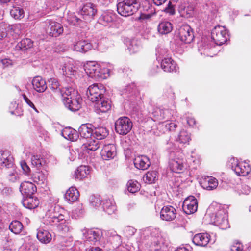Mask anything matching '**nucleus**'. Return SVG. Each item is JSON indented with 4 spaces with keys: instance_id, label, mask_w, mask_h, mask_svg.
Wrapping results in <instances>:
<instances>
[{
    "instance_id": "1",
    "label": "nucleus",
    "mask_w": 251,
    "mask_h": 251,
    "mask_svg": "<svg viewBox=\"0 0 251 251\" xmlns=\"http://www.w3.org/2000/svg\"><path fill=\"white\" fill-rule=\"evenodd\" d=\"M66 214L65 210L60 205H52L46 212L45 222L46 225L55 226L62 233H67L70 228L66 219Z\"/></svg>"
},
{
    "instance_id": "2",
    "label": "nucleus",
    "mask_w": 251,
    "mask_h": 251,
    "mask_svg": "<svg viewBox=\"0 0 251 251\" xmlns=\"http://www.w3.org/2000/svg\"><path fill=\"white\" fill-rule=\"evenodd\" d=\"M61 97L65 107L70 111H76L81 108L82 99L74 88L66 87Z\"/></svg>"
},
{
    "instance_id": "3",
    "label": "nucleus",
    "mask_w": 251,
    "mask_h": 251,
    "mask_svg": "<svg viewBox=\"0 0 251 251\" xmlns=\"http://www.w3.org/2000/svg\"><path fill=\"white\" fill-rule=\"evenodd\" d=\"M117 12L122 16L132 15L140 7L138 0H124L117 4Z\"/></svg>"
},
{
    "instance_id": "4",
    "label": "nucleus",
    "mask_w": 251,
    "mask_h": 251,
    "mask_svg": "<svg viewBox=\"0 0 251 251\" xmlns=\"http://www.w3.org/2000/svg\"><path fill=\"white\" fill-rule=\"evenodd\" d=\"M185 160L180 152L171 153L169 161L171 170L175 173H180L185 169Z\"/></svg>"
},
{
    "instance_id": "5",
    "label": "nucleus",
    "mask_w": 251,
    "mask_h": 251,
    "mask_svg": "<svg viewBox=\"0 0 251 251\" xmlns=\"http://www.w3.org/2000/svg\"><path fill=\"white\" fill-rule=\"evenodd\" d=\"M215 225L222 229H226L229 227L226 210L223 207L220 208L211 217Z\"/></svg>"
},
{
    "instance_id": "6",
    "label": "nucleus",
    "mask_w": 251,
    "mask_h": 251,
    "mask_svg": "<svg viewBox=\"0 0 251 251\" xmlns=\"http://www.w3.org/2000/svg\"><path fill=\"white\" fill-rule=\"evenodd\" d=\"M211 39L217 45H222L229 39L228 31L224 26H215L211 32Z\"/></svg>"
},
{
    "instance_id": "7",
    "label": "nucleus",
    "mask_w": 251,
    "mask_h": 251,
    "mask_svg": "<svg viewBox=\"0 0 251 251\" xmlns=\"http://www.w3.org/2000/svg\"><path fill=\"white\" fill-rule=\"evenodd\" d=\"M105 92V89L102 84L95 83L87 88L86 94L89 100L94 102L104 97Z\"/></svg>"
},
{
    "instance_id": "8",
    "label": "nucleus",
    "mask_w": 251,
    "mask_h": 251,
    "mask_svg": "<svg viewBox=\"0 0 251 251\" xmlns=\"http://www.w3.org/2000/svg\"><path fill=\"white\" fill-rule=\"evenodd\" d=\"M132 127V123L127 117H122L117 120L115 123L116 132L122 135L127 134Z\"/></svg>"
},
{
    "instance_id": "9",
    "label": "nucleus",
    "mask_w": 251,
    "mask_h": 251,
    "mask_svg": "<svg viewBox=\"0 0 251 251\" xmlns=\"http://www.w3.org/2000/svg\"><path fill=\"white\" fill-rule=\"evenodd\" d=\"M86 73L91 78L95 79L103 78V74L101 72L100 66L95 62H89L84 66Z\"/></svg>"
},
{
    "instance_id": "10",
    "label": "nucleus",
    "mask_w": 251,
    "mask_h": 251,
    "mask_svg": "<svg viewBox=\"0 0 251 251\" xmlns=\"http://www.w3.org/2000/svg\"><path fill=\"white\" fill-rule=\"evenodd\" d=\"M46 24V32L51 37H57L62 34L63 32V27L59 23L50 20H47Z\"/></svg>"
},
{
    "instance_id": "11",
    "label": "nucleus",
    "mask_w": 251,
    "mask_h": 251,
    "mask_svg": "<svg viewBox=\"0 0 251 251\" xmlns=\"http://www.w3.org/2000/svg\"><path fill=\"white\" fill-rule=\"evenodd\" d=\"M94 103H95L94 106L95 111L99 115L105 113L111 109V101L104 97H102Z\"/></svg>"
},
{
    "instance_id": "12",
    "label": "nucleus",
    "mask_w": 251,
    "mask_h": 251,
    "mask_svg": "<svg viewBox=\"0 0 251 251\" xmlns=\"http://www.w3.org/2000/svg\"><path fill=\"white\" fill-rule=\"evenodd\" d=\"M180 40L186 43H190L194 38V32L191 27L187 25H183L180 27L178 33Z\"/></svg>"
},
{
    "instance_id": "13",
    "label": "nucleus",
    "mask_w": 251,
    "mask_h": 251,
    "mask_svg": "<svg viewBox=\"0 0 251 251\" xmlns=\"http://www.w3.org/2000/svg\"><path fill=\"white\" fill-rule=\"evenodd\" d=\"M182 208L187 214L195 213L198 209V202L195 197L190 196L186 198L183 202Z\"/></svg>"
},
{
    "instance_id": "14",
    "label": "nucleus",
    "mask_w": 251,
    "mask_h": 251,
    "mask_svg": "<svg viewBox=\"0 0 251 251\" xmlns=\"http://www.w3.org/2000/svg\"><path fill=\"white\" fill-rule=\"evenodd\" d=\"M176 216V209L170 205L163 207L160 212V217L164 221H172L174 220Z\"/></svg>"
},
{
    "instance_id": "15",
    "label": "nucleus",
    "mask_w": 251,
    "mask_h": 251,
    "mask_svg": "<svg viewBox=\"0 0 251 251\" xmlns=\"http://www.w3.org/2000/svg\"><path fill=\"white\" fill-rule=\"evenodd\" d=\"M81 14L85 20L92 19L96 14L97 9L96 6L91 2L85 4L81 10Z\"/></svg>"
},
{
    "instance_id": "16",
    "label": "nucleus",
    "mask_w": 251,
    "mask_h": 251,
    "mask_svg": "<svg viewBox=\"0 0 251 251\" xmlns=\"http://www.w3.org/2000/svg\"><path fill=\"white\" fill-rule=\"evenodd\" d=\"M0 164L2 167H5L7 169L13 168L14 158L10 151H0Z\"/></svg>"
},
{
    "instance_id": "17",
    "label": "nucleus",
    "mask_w": 251,
    "mask_h": 251,
    "mask_svg": "<svg viewBox=\"0 0 251 251\" xmlns=\"http://www.w3.org/2000/svg\"><path fill=\"white\" fill-rule=\"evenodd\" d=\"M116 154V147L115 145L112 144L105 145L101 151V157L105 160L114 158Z\"/></svg>"
},
{
    "instance_id": "18",
    "label": "nucleus",
    "mask_w": 251,
    "mask_h": 251,
    "mask_svg": "<svg viewBox=\"0 0 251 251\" xmlns=\"http://www.w3.org/2000/svg\"><path fill=\"white\" fill-rule=\"evenodd\" d=\"M210 236L207 233L196 234L193 238V242L197 246L205 247L210 241Z\"/></svg>"
},
{
    "instance_id": "19",
    "label": "nucleus",
    "mask_w": 251,
    "mask_h": 251,
    "mask_svg": "<svg viewBox=\"0 0 251 251\" xmlns=\"http://www.w3.org/2000/svg\"><path fill=\"white\" fill-rule=\"evenodd\" d=\"M231 166L232 169L238 176H246L249 174L251 171L250 166L246 163H239L235 164Z\"/></svg>"
},
{
    "instance_id": "20",
    "label": "nucleus",
    "mask_w": 251,
    "mask_h": 251,
    "mask_svg": "<svg viewBox=\"0 0 251 251\" xmlns=\"http://www.w3.org/2000/svg\"><path fill=\"white\" fill-rule=\"evenodd\" d=\"M35 184L29 181H24L21 184L20 190L21 193L26 196H32L36 191Z\"/></svg>"
},
{
    "instance_id": "21",
    "label": "nucleus",
    "mask_w": 251,
    "mask_h": 251,
    "mask_svg": "<svg viewBox=\"0 0 251 251\" xmlns=\"http://www.w3.org/2000/svg\"><path fill=\"white\" fill-rule=\"evenodd\" d=\"M201 187L207 190H212L217 188L218 185V180L212 176H206L202 178L201 180Z\"/></svg>"
},
{
    "instance_id": "22",
    "label": "nucleus",
    "mask_w": 251,
    "mask_h": 251,
    "mask_svg": "<svg viewBox=\"0 0 251 251\" xmlns=\"http://www.w3.org/2000/svg\"><path fill=\"white\" fill-rule=\"evenodd\" d=\"M92 48V45L90 42L83 40L75 42L73 46L74 50L82 53H85Z\"/></svg>"
},
{
    "instance_id": "23",
    "label": "nucleus",
    "mask_w": 251,
    "mask_h": 251,
    "mask_svg": "<svg viewBox=\"0 0 251 251\" xmlns=\"http://www.w3.org/2000/svg\"><path fill=\"white\" fill-rule=\"evenodd\" d=\"M134 164L137 169L145 170L150 167L151 162L147 156L142 155L135 158Z\"/></svg>"
},
{
    "instance_id": "24",
    "label": "nucleus",
    "mask_w": 251,
    "mask_h": 251,
    "mask_svg": "<svg viewBox=\"0 0 251 251\" xmlns=\"http://www.w3.org/2000/svg\"><path fill=\"white\" fill-rule=\"evenodd\" d=\"M32 84L34 89L39 93L44 92L47 88L46 81L39 76L33 78Z\"/></svg>"
},
{
    "instance_id": "25",
    "label": "nucleus",
    "mask_w": 251,
    "mask_h": 251,
    "mask_svg": "<svg viewBox=\"0 0 251 251\" xmlns=\"http://www.w3.org/2000/svg\"><path fill=\"white\" fill-rule=\"evenodd\" d=\"M176 62L171 57H165L162 59L161 67L165 72H171L176 71Z\"/></svg>"
},
{
    "instance_id": "26",
    "label": "nucleus",
    "mask_w": 251,
    "mask_h": 251,
    "mask_svg": "<svg viewBox=\"0 0 251 251\" xmlns=\"http://www.w3.org/2000/svg\"><path fill=\"white\" fill-rule=\"evenodd\" d=\"M93 125L90 124L82 125L78 129L80 136L84 138H92L93 134Z\"/></svg>"
},
{
    "instance_id": "27",
    "label": "nucleus",
    "mask_w": 251,
    "mask_h": 251,
    "mask_svg": "<svg viewBox=\"0 0 251 251\" xmlns=\"http://www.w3.org/2000/svg\"><path fill=\"white\" fill-rule=\"evenodd\" d=\"M61 135L64 138L71 141H76L78 138L77 131L70 127L64 128L61 132Z\"/></svg>"
},
{
    "instance_id": "28",
    "label": "nucleus",
    "mask_w": 251,
    "mask_h": 251,
    "mask_svg": "<svg viewBox=\"0 0 251 251\" xmlns=\"http://www.w3.org/2000/svg\"><path fill=\"white\" fill-rule=\"evenodd\" d=\"M10 14L11 16L15 19L20 20L24 18L25 11L20 5L15 3L11 6Z\"/></svg>"
},
{
    "instance_id": "29",
    "label": "nucleus",
    "mask_w": 251,
    "mask_h": 251,
    "mask_svg": "<svg viewBox=\"0 0 251 251\" xmlns=\"http://www.w3.org/2000/svg\"><path fill=\"white\" fill-rule=\"evenodd\" d=\"M23 205L24 207L28 209H34L36 208L39 204V201L36 197L32 196H26L22 201Z\"/></svg>"
},
{
    "instance_id": "30",
    "label": "nucleus",
    "mask_w": 251,
    "mask_h": 251,
    "mask_svg": "<svg viewBox=\"0 0 251 251\" xmlns=\"http://www.w3.org/2000/svg\"><path fill=\"white\" fill-rule=\"evenodd\" d=\"M49 88H50L54 93L61 97L64 95L65 89L67 87L61 88L58 80L54 78L50 79L49 80Z\"/></svg>"
},
{
    "instance_id": "31",
    "label": "nucleus",
    "mask_w": 251,
    "mask_h": 251,
    "mask_svg": "<svg viewBox=\"0 0 251 251\" xmlns=\"http://www.w3.org/2000/svg\"><path fill=\"white\" fill-rule=\"evenodd\" d=\"M79 196V192L76 188L71 187L67 191L64 198L68 202H73L78 199Z\"/></svg>"
},
{
    "instance_id": "32",
    "label": "nucleus",
    "mask_w": 251,
    "mask_h": 251,
    "mask_svg": "<svg viewBox=\"0 0 251 251\" xmlns=\"http://www.w3.org/2000/svg\"><path fill=\"white\" fill-rule=\"evenodd\" d=\"M173 29V25L171 23L168 21H163L160 23L157 27L158 32L162 35H166L170 33Z\"/></svg>"
},
{
    "instance_id": "33",
    "label": "nucleus",
    "mask_w": 251,
    "mask_h": 251,
    "mask_svg": "<svg viewBox=\"0 0 251 251\" xmlns=\"http://www.w3.org/2000/svg\"><path fill=\"white\" fill-rule=\"evenodd\" d=\"M108 135V131L103 127H95L93 129V138L99 141L105 138Z\"/></svg>"
},
{
    "instance_id": "34",
    "label": "nucleus",
    "mask_w": 251,
    "mask_h": 251,
    "mask_svg": "<svg viewBox=\"0 0 251 251\" xmlns=\"http://www.w3.org/2000/svg\"><path fill=\"white\" fill-rule=\"evenodd\" d=\"M67 20L68 23L72 25L82 27L85 25V22L76 17L74 13L69 14L67 17Z\"/></svg>"
},
{
    "instance_id": "35",
    "label": "nucleus",
    "mask_w": 251,
    "mask_h": 251,
    "mask_svg": "<svg viewBox=\"0 0 251 251\" xmlns=\"http://www.w3.org/2000/svg\"><path fill=\"white\" fill-rule=\"evenodd\" d=\"M37 238L41 242L45 244L49 243L52 239L50 233L49 231L42 229L38 230Z\"/></svg>"
},
{
    "instance_id": "36",
    "label": "nucleus",
    "mask_w": 251,
    "mask_h": 251,
    "mask_svg": "<svg viewBox=\"0 0 251 251\" xmlns=\"http://www.w3.org/2000/svg\"><path fill=\"white\" fill-rule=\"evenodd\" d=\"M103 210L109 215L115 213L116 210V207L115 203L111 200H105L102 204Z\"/></svg>"
},
{
    "instance_id": "37",
    "label": "nucleus",
    "mask_w": 251,
    "mask_h": 251,
    "mask_svg": "<svg viewBox=\"0 0 251 251\" xmlns=\"http://www.w3.org/2000/svg\"><path fill=\"white\" fill-rule=\"evenodd\" d=\"M90 170L88 166L81 165L79 166L75 172V178L79 179H82L86 177L89 174Z\"/></svg>"
},
{
    "instance_id": "38",
    "label": "nucleus",
    "mask_w": 251,
    "mask_h": 251,
    "mask_svg": "<svg viewBox=\"0 0 251 251\" xmlns=\"http://www.w3.org/2000/svg\"><path fill=\"white\" fill-rule=\"evenodd\" d=\"M9 230L15 234L21 233L23 229V224L19 221H13L9 226Z\"/></svg>"
},
{
    "instance_id": "39",
    "label": "nucleus",
    "mask_w": 251,
    "mask_h": 251,
    "mask_svg": "<svg viewBox=\"0 0 251 251\" xmlns=\"http://www.w3.org/2000/svg\"><path fill=\"white\" fill-rule=\"evenodd\" d=\"M84 148L87 150L95 151L100 147V142L91 138L86 143L83 144Z\"/></svg>"
},
{
    "instance_id": "40",
    "label": "nucleus",
    "mask_w": 251,
    "mask_h": 251,
    "mask_svg": "<svg viewBox=\"0 0 251 251\" xmlns=\"http://www.w3.org/2000/svg\"><path fill=\"white\" fill-rule=\"evenodd\" d=\"M168 110L161 109L160 108H155L152 112V115L155 118L154 120H162L166 117V112Z\"/></svg>"
},
{
    "instance_id": "41",
    "label": "nucleus",
    "mask_w": 251,
    "mask_h": 251,
    "mask_svg": "<svg viewBox=\"0 0 251 251\" xmlns=\"http://www.w3.org/2000/svg\"><path fill=\"white\" fill-rule=\"evenodd\" d=\"M115 16L111 13L104 12L100 17V23L106 25L107 24L110 23L114 21Z\"/></svg>"
},
{
    "instance_id": "42",
    "label": "nucleus",
    "mask_w": 251,
    "mask_h": 251,
    "mask_svg": "<svg viewBox=\"0 0 251 251\" xmlns=\"http://www.w3.org/2000/svg\"><path fill=\"white\" fill-rule=\"evenodd\" d=\"M158 178V173L155 171H149L146 174L144 180L149 183H154Z\"/></svg>"
},
{
    "instance_id": "43",
    "label": "nucleus",
    "mask_w": 251,
    "mask_h": 251,
    "mask_svg": "<svg viewBox=\"0 0 251 251\" xmlns=\"http://www.w3.org/2000/svg\"><path fill=\"white\" fill-rule=\"evenodd\" d=\"M86 238L89 241L95 242L100 239V232L92 230H89L87 233Z\"/></svg>"
},
{
    "instance_id": "44",
    "label": "nucleus",
    "mask_w": 251,
    "mask_h": 251,
    "mask_svg": "<svg viewBox=\"0 0 251 251\" xmlns=\"http://www.w3.org/2000/svg\"><path fill=\"white\" fill-rule=\"evenodd\" d=\"M31 160L32 165L36 167L37 169H39L44 164V159L39 155L32 156Z\"/></svg>"
},
{
    "instance_id": "45",
    "label": "nucleus",
    "mask_w": 251,
    "mask_h": 251,
    "mask_svg": "<svg viewBox=\"0 0 251 251\" xmlns=\"http://www.w3.org/2000/svg\"><path fill=\"white\" fill-rule=\"evenodd\" d=\"M190 140V137L189 134L185 130L181 131L177 138V141L182 144L188 143Z\"/></svg>"
},
{
    "instance_id": "46",
    "label": "nucleus",
    "mask_w": 251,
    "mask_h": 251,
    "mask_svg": "<svg viewBox=\"0 0 251 251\" xmlns=\"http://www.w3.org/2000/svg\"><path fill=\"white\" fill-rule=\"evenodd\" d=\"M180 10L184 16L190 17L193 14L194 7L192 5H188L187 6L182 5L180 7Z\"/></svg>"
},
{
    "instance_id": "47",
    "label": "nucleus",
    "mask_w": 251,
    "mask_h": 251,
    "mask_svg": "<svg viewBox=\"0 0 251 251\" xmlns=\"http://www.w3.org/2000/svg\"><path fill=\"white\" fill-rule=\"evenodd\" d=\"M32 179L34 182L43 183L46 180V176L42 172H36L32 175Z\"/></svg>"
},
{
    "instance_id": "48",
    "label": "nucleus",
    "mask_w": 251,
    "mask_h": 251,
    "mask_svg": "<svg viewBox=\"0 0 251 251\" xmlns=\"http://www.w3.org/2000/svg\"><path fill=\"white\" fill-rule=\"evenodd\" d=\"M140 44L137 40H132L128 46V50L130 53L137 52L140 50Z\"/></svg>"
},
{
    "instance_id": "49",
    "label": "nucleus",
    "mask_w": 251,
    "mask_h": 251,
    "mask_svg": "<svg viewBox=\"0 0 251 251\" xmlns=\"http://www.w3.org/2000/svg\"><path fill=\"white\" fill-rule=\"evenodd\" d=\"M33 42L29 38H25L21 40L18 43L19 47L23 50H25L32 47Z\"/></svg>"
},
{
    "instance_id": "50",
    "label": "nucleus",
    "mask_w": 251,
    "mask_h": 251,
    "mask_svg": "<svg viewBox=\"0 0 251 251\" xmlns=\"http://www.w3.org/2000/svg\"><path fill=\"white\" fill-rule=\"evenodd\" d=\"M128 191L131 193H135L139 190V184L137 181L130 180L127 183Z\"/></svg>"
},
{
    "instance_id": "51",
    "label": "nucleus",
    "mask_w": 251,
    "mask_h": 251,
    "mask_svg": "<svg viewBox=\"0 0 251 251\" xmlns=\"http://www.w3.org/2000/svg\"><path fill=\"white\" fill-rule=\"evenodd\" d=\"M90 203L94 207H97L101 204V199L99 195H92L90 198Z\"/></svg>"
},
{
    "instance_id": "52",
    "label": "nucleus",
    "mask_w": 251,
    "mask_h": 251,
    "mask_svg": "<svg viewBox=\"0 0 251 251\" xmlns=\"http://www.w3.org/2000/svg\"><path fill=\"white\" fill-rule=\"evenodd\" d=\"M62 72L63 74L67 77H71L75 73V71L72 66H64L62 68Z\"/></svg>"
},
{
    "instance_id": "53",
    "label": "nucleus",
    "mask_w": 251,
    "mask_h": 251,
    "mask_svg": "<svg viewBox=\"0 0 251 251\" xmlns=\"http://www.w3.org/2000/svg\"><path fill=\"white\" fill-rule=\"evenodd\" d=\"M11 171L7 172L8 173V179L12 182H15L18 178V174L17 173L16 168L15 166H13V168H10Z\"/></svg>"
},
{
    "instance_id": "54",
    "label": "nucleus",
    "mask_w": 251,
    "mask_h": 251,
    "mask_svg": "<svg viewBox=\"0 0 251 251\" xmlns=\"http://www.w3.org/2000/svg\"><path fill=\"white\" fill-rule=\"evenodd\" d=\"M136 231V229L134 228L133 227L130 226H126V227H125L124 229V232L126 234V236L128 237L134 235Z\"/></svg>"
},
{
    "instance_id": "55",
    "label": "nucleus",
    "mask_w": 251,
    "mask_h": 251,
    "mask_svg": "<svg viewBox=\"0 0 251 251\" xmlns=\"http://www.w3.org/2000/svg\"><path fill=\"white\" fill-rule=\"evenodd\" d=\"M110 240L111 242L114 244L115 247H118L122 243L121 237L118 234H115L113 236Z\"/></svg>"
},
{
    "instance_id": "56",
    "label": "nucleus",
    "mask_w": 251,
    "mask_h": 251,
    "mask_svg": "<svg viewBox=\"0 0 251 251\" xmlns=\"http://www.w3.org/2000/svg\"><path fill=\"white\" fill-rule=\"evenodd\" d=\"M164 11L171 15H173L175 13V9L171 1L169 2L167 6L164 8Z\"/></svg>"
},
{
    "instance_id": "57",
    "label": "nucleus",
    "mask_w": 251,
    "mask_h": 251,
    "mask_svg": "<svg viewBox=\"0 0 251 251\" xmlns=\"http://www.w3.org/2000/svg\"><path fill=\"white\" fill-rule=\"evenodd\" d=\"M20 165H21V168H22V169L23 170V172L25 174H27L30 172V168L27 165V163L25 162V161H24V160L21 161L20 162Z\"/></svg>"
},
{
    "instance_id": "58",
    "label": "nucleus",
    "mask_w": 251,
    "mask_h": 251,
    "mask_svg": "<svg viewBox=\"0 0 251 251\" xmlns=\"http://www.w3.org/2000/svg\"><path fill=\"white\" fill-rule=\"evenodd\" d=\"M165 126L170 131H173L175 129L177 125L174 123H170L168 124H166Z\"/></svg>"
},
{
    "instance_id": "59",
    "label": "nucleus",
    "mask_w": 251,
    "mask_h": 251,
    "mask_svg": "<svg viewBox=\"0 0 251 251\" xmlns=\"http://www.w3.org/2000/svg\"><path fill=\"white\" fill-rule=\"evenodd\" d=\"M82 210V205H79L78 207L74 211V213L77 214V216H80L83 213Z\"/></svg>"
},
{
    "instance_id": "60",
    "label": "nucleus",
    "mask_w": 251,
    "mask_h": 251,
    "mask_svg": "<svg viewBox=\"0 0 251 251\" xmlns=\"http://www.w3.org/2000/svg\"><path fill=\"white\" fill-rule=\"evenodd\" d=\"M187 124L190 126H193L196 123V121L194 118L192 117H188L187 119Z\"/></svg>"
},
{
    "instance_id": "61",
    "label": "nucleus",
    "mask_w": 251,
    "mask_h": 251,
    "mask_svg": "<svg viewBox=\"0 0 251 251\" xmlns=\"http://www.w3.org/2000/svg\"><path fill=\"white\" fill-rule=\"evenodd\" d=\"M191 248L190 246L178 248L175 251H191Z\"/></svg>"
},
{
    "instance_id": "62",
    "label": "nucleus",
    "mask_w": 251,
    "mask_h": 251,
    "mask_svg": "<svg viewBox=\"0 0 251 251\" xmlns=\"http://www.w3.org/2000/svg\"><path fill=\"white\" fill-rule=\"evenodd\" d=\"M25 101L30 107L34 109L36 111H38L34 104L31 101V100L28 98L26 99Z\"/></svg>"
},
{
    "instance_id": "63",
    "label": "nucleus",
    "mask_w": 251,
    "mask_h": 251,
    "mask_svg": "<svg viewBox=\"0 0 251 251\" xmlns=\"http://www.w3.org/2000/svg\"><path fill=\"white\" fill-rule=\"evenodd\" d=\"M151 17V15L150 14H142L139 17V19L140 20L149 19Z\"/></svg>"
},
{
    "instance_id": "64",
    "label": "nucleus",
    "mask_w": 251,
    "mask_h": 251,
    "mask_svg": "<svg viewBox=\"0 0 251 251\" xmlns=\"http://www.w3.org/2000/svg\"><path fill=\"white\" fill-rule=\"evenodd\" d=\"M11 191H12V190H11V189L10 188H7V187H5V188H4L2 190L1 192H2V193L3 195H8L10 194Z\"/></svg>"
}]
</instances>
